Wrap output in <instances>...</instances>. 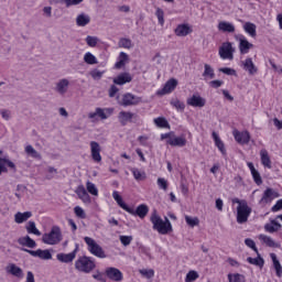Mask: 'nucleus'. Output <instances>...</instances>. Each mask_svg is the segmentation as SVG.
<instances>
[{"instance_id":"nucleus-30","label":"nucleus","mask_w":282,"mask_h":282,"mask_svg":"<svg viewBox=\"0 0 282 282\" xmlns=\"http://www.w3.org/2000/svg\"><path fill=\"white\" fill-rule=\"evenodd\" d=\"M127 63H129V55L124 52H121L119 54V61L115 64V69H122Z\"/></svg>"},{"instance_id":"nucleus-18","label":"nucleus","mask_w":282,"mask_h":282,"mask_svg":"<svg viewBox=\"0 0 282 282\" xmlns=\"http://www.w3.org/2000/svg\"><path fill=\"white\" fill-rule=\"evenodd\" d=\"M274 197H279V193L274 192L272 188H267L260 199V204H270Z\"/></svg>"},{"instance_id":"nucleus-54","label":"nucleus","mask_w":282,"mask_h":282,"mask_svg":"<svg viewBox=\"0 0 282 282\" xmlns=\"http://www.w3.org/2000/svg\"><path fill=\"white\" fill-rule=\"evenodd\" d=\"M74 213L79 219H85L87 217V214H85V209H83L80 206H76L74 208Z\"/></svg>"},{"instance_id":"nucleus-37","label":"nucleus","mask_w":282,"mask_h":282,"mask_svg":"<svg viewBox=\"0 0 282 282\" xmlns=\"http://www.w3.org/2000/svg\"><path fill=\"white\" fill-rule=\"evenodd\" d=\"M260 155L263 166H265L267 169H272V161L270 160V154H268V150H261Z\"/></svg>"},{"instance_id":"nucleus-11","label":"nucleus","mask_w":282,"mask_h":282,"mask_svg":"<svg viewBox=\"0 0 282 282\" xmlns=\"http://www.w3.org/2000/svg\"><path fill=\"white\" fill-rule=\"evenodd\" d=\"M106 276L110 281H115V282H120L122 281V279H124V276L122 275V271H120V269L115 267H109L106 269Z\"/></svg>"},{"instance_id":"nucleus-63","label":"nucleus","mask_w":282,"mask_h":282,"mask_svg":"<svg viewBox=\"0 0 282 282\" xmlns=\"http://www.w3.org/2000/svg\"><path fill=\"white\" fill-rule=\"evenodd\" d=\"M210 87H213L214 89H219V87H221V85H224V80H219V79H215L212 80L209 83Z\"/></svg>"},{"instance_id":"nucleus-50","label":"nucleus","mask_w":282,"mask_h":282,"mask_svg":"<svg viewBox=\"0 0 282 282\" xmlns=\"http://www.w3.org/2000/svg\"><path fill=\"white\" fill-rule=\"evenodd\" d=\"M89 74L94 80H100V78H102V76L105 75V70H98V68H95L90 70Z\"/></svg>"},{"instance_id":"nucleus-39","label":"nucleus","mask_w":282,"mask_h":282,"mask_svg":"<svg viewBox=\"0 0 282 282\" xmlns=\"http://www.w3.org/2000/svg\"><path fill=\"white\" fill-rule=\"evenodd\" d=\"M96 116H98L101 120H107V118H109V115H107L105 112V109H102V108H96L95 112H89L88 113V118H90V120L96 118Z\"/></svg>"},{"instance_id":"nucleus-7","label":"nucleus","mask_w":282,"mask_h":282,"mask_svg":"<svg viewBox=\"0 0 282 282\" xmlns=\"http://www.w3.org/2000/svg\"><path fill=\"white\" fill-rule=\"evenodd\" d=\"M118 120L121 127H127L128 122H138L140 117L137 113L122 110L118 115Z\"/></svg>"},{"instance_id":"nucleus-43","label":"nucleus","mask_w":282,"mask_h":282,"mask_svg":"<svg viewBox=\"0 0 282 282\" xmlns=\"http://www.w3.org/2000/svg\"><path fill=\"white\" fill-rule=\"evenodd\" d=\"M154 124L159 127V129H169L171 127L169 121L164 117H158L154 119Z\"/></svg>"},{"instance_id":"nucleus-19","label":"nucleus","mask_w":282,"mask_h":282,"mask_svg":"<svg viewBox=\"0 0 282 282\" xmlns=\"http://www.w3.org/2000/svg\"><path fill=\"white\" fill-rule=\"evenodd\" d=\"M133 80V77L130 73H121L119 74L115 79V85H127V83H131Z\"/></svg>"},{"instance_id":"nucleus-53","label":"nucleus","mask_w":282,"mask_h":282,"mask_svg":"<svg viewBox=\"0 0 282 282\" xmlns=\"http://www.w3.org/2000/svg\"><path fill=\"white\" fill-rule=\"evenodd\" d=\"M86 43L88 47H96L98 45V37L88 35L86 37Z\"/></svg>"},{"instance_id":"nucleus-25","label":"nucleus","mask_w":282,"mask_h":282,"mask_svg":"<svg viewBox=\"0 0 282 282\" xmlns=\"http://www.w3.org/2000/svg\"><path fill=\"white\" fill-rule=\"evenodd\" d=\"M90 22L91 18L85 13H80L76 18V25H78V28H85V25H89Z\"/></svg>"},{"instance_id":"nucleus-27","label":"nucleus","mask_w":282,"mask_h":282,"mask_svg":"<svg viewBox=\"0 0 282 282\" xmlns=\"http://www.w3.org/2000/svg\"><path fill=\"white\" fill-rule=\"evenodd\" d=\"M218 30L219 32H228L229 34H232V32H235V24L221 21L218 23Z\"/></svg>"},{"instance_id":"nucleus-10","label":"nucleus","mask_w":282,"mask_h":282,"mask_svg":"<svg viewBox=\"0 0 282 282\" xmlns=\"http://www.w3.org/2000/svg\"><path fill=\"white\" fill-rule=\"evenodd\" d=\"M142 102V98L134 96L131 93H127L122 97V106L123 107H133L135 105H140Z\"/></svg>"},{"instance_id":"nucleus-52","label":"nucleus","mask_w":282,"mask_h":282,"mask_svg":"<svg viewBox=\"0 0 282 282\" xmlns=\"http://www.w3.org/2000/svg\"><path fill=\"white\" fill-rule=\"evenodd\" d=\"M119 47H124L126 50H131V47H132L131 40H129L127 37L120 39Z\"/></svg>"},{"instance_id":"nucleus-64","label":"nucleus","mask_w":282,"mask_h":282,"mask_svg":"<svg viewBox=\"0 0 282 282\" xmlns=\"http://www.w3.org/2000/svg\"><path fill=\"white\" fill-rule=\"evenodd\" d=\"M271 210L272 213H279V210H282V199H279Z\"/></svg>"},{"instance_id":"nucleus-22","label":"nucleus","mask_w":282,"mask_h":282,"mask_svg":"<svg viewBox=\"0 0 282 282\" xmlns=\"http://www.w3.org/2000/svg\"><path fill=\"white\" fill-rule=\"evenodd\" d=\"M19 246H24L25 248H36V241L31 239L30 236L20 237L18 239Z\"/></svg>"},{"instance_id":"nucleus-45","label":"nucleus","mask_w":282,"mask_h":282,"mask_svg":"<svg viewBox=\"0 0 282 282\" xmlns=\"http://www.w3.org/2000/svg\"><path fill=\"white\" fill-rule=\"evenodd\" d=\"M228 281L229 282H246V275L241 274V273H235L228 274Z\"/></svg>"},{"instance_id":"nucleus-8","label":"nucleus","mask_w":282,"mask_h":282,"mask_svg":"<svg viewBox=\"0 0 282 282\" xmlns=\"http://www.w3.org/2000/svg\"><path fill=\"white\" fill-rule=\"evenodd\" d=\"M22 252H28V254H31V257H37L39 259H42L44 261H50L52 259V252H50V249H37V250H30L26 248H21Z\"/></svg>"},{"instance_id":"nucleus-42","label":"nucleus","mask_w":282,"mask_h":282,"mask_svg":"<svg viewBox=\"0 0 282 282\" xmlns=\"http://www.w3.org/2000/svg\"><path fill=\"white\" fill-rule=\"evenodd\" d=\"M204 68L205 69L203 73V77L209 78L210 80H213V78H215V69L213 68V66H210V64H205Z\"/></svg>"},{"instance_id":"nucleus-48","label":"nucleus","mask_w":282,"mask_h":282,"mask_svg":"<svg viewBox=\"0 0 282 282\" xmlns=\"http://www.w3.org/2000/svg\"><path fill=\"white\" fill-rule=\"evenodd\" d=\"M86 188H87V192L90 194V195H95V196H98V187H96V184L87 181L86 183Z\"/></svg>"},{"instance_id":"nucleus-57","label":"nucleus","mask_w":282,"mask_h":282,"mask_svg":"<svg viewBox=\"0 0 282 282\" xmlns=\"http://www.w3.org/2000/svg\"><path fill=\"white\" fill-rule=\"evenodd\" d=\"M155 17L158 18L160 25H164V10L158 8L155 11Z\"/></svg>"},{"instance_id":"nucleus-20","label":"nucleus","mask_w":282,"mask_h":282,"mask_svg":"<svg viewBox=\"0 0 282 282\" xmlns=\"http://www.w3.org/2000/svg\"><path fill=\"white\" fill-rule=\"evenodd\" d=\"M174 32L176 36H188L193 32V29L188 24H178Z\"/></svg>"},{"instance_id":"nucleus-21","label":"nucleus","mask_w":282,"mask_h":282,"mask_svg":"<svg viewBox=\"0 0 282 282\" xmlns=\"http://www.w3.org/2000/svg\"><path fill=\"white\" fill-rule=\"evenodd\" d=\"M282 226L279 221L272 219L270 223L264 225L265 232L274 234L281 230Z\"/></svg>"},{"instance_id":"nucleus-28","label":"nucleus","mask_w":282,"mask_h":282,"mask_svg":"<svg viewBox=\"0 0 282 282\" xmlns=\"http://www.w3.org/2000/svg\"><path fill=\"white\" fill-rule=\"evenodd\" d=\"M30 217H32V212H18L14 215V221L15 224H23L24 221H28V219H30Z\"/></svg>"},{"instance_id":"nucleus-2","label":"nucleus","mask_w":282,"mask_h":282,"mask_svg":"<svg viewBox=\"0 0 282 282\" xmlns=\"http://www.w3.org/2000/svg\"><path fill=\"white\" fill-rule=\"evenodd\" d=\"M75 270H77V272H83L84 274H89L96 270V262L90 257H79L75 261Z\"/></svg>"},{"instance_id":"nucleus-15","label":"nucleus","mask_w":282,"mask_h":282,"mask_svg":"<svg viewBox=\"0 0 282 282\" xmlns=\"http://www.w3.org/2000/svg\"><path fill=\"white\" fill-rule=\"evenodd\" d=\"M234 138L238 144H248L250 142V132L242 131L239 132V130L234 131Z\"/></svg>"},{"instance_id":"nucleus-23","label":"nucleus","mask_w":282,"mask_h":282,"mask_svg":"<svg viewBox=\"0 0 282 282\" xmlns=\"http://www.w3.org/2000/svg\"><path fill=\"white\" fill-rule=\"evenodd\" d=\"M67 87H69V80L68 79H61L55 87V91L57 94H61V96L67 94Z\"/></svg>"},{"instance_id":"nucleus-6","label":"nucleus","mask_w":282,"mask_h":282,"mask_svg":"<svg viewBox=\"0 0 282 282\" xmlns=\"http://www.w3.org/2000/svg\"><path fill=\"white\" fill-rule=\"evenodd\" d=\"M235 48L232 47V43L230 42H225L223 45L219 47V56L223 58V61H232L235 58Z\"/></svg>"},{"instance_id":"nucleus-60","label":"nucleus","mask_w":282,"mask_h":282,"mask_svg":"<svg viewBox=\"0 0 282 282\" xmlns=\"http://www.w3.org/2000/svg\"><path fill=\"white\" fill-rule=\"evenodd\" d=\"M120 241H121L122 246H130L131 241H133V237L132 236H120Z\"/></svg>"},{"instance_id":"nucleus-55","label":"nucleus","mask_w":282,"mask_h":282,"mask_svg":"<svg viewBox=\"0 0 282 282\" xmlns=\"http://www.w3.org/2000/svg\"><path fill=\"white\" fill-rule=\"evenodd\" d=\"M253 182L258 185L261 186V184H263V180L261 178V174L259 173V171L256 170V172L251 173Z\"/></svg>"},{"instance_id":"nucleus-56","label":"nucleus","mask_w":282,"mask_h":282,"mask_svg":"<svg viewBox=\"0 0 282 282\" xmlns=\"http://www.w3.org/2000/svg\"><path fill=\"white\" fill-rule=\"evenodd\" d=\"M218 72H221V74H226L227 76H237V70L229 67L219 68Z\"/></svg>"},{"instance_id":"nucleus-61","label":"nucleus","mask_w":282,"mask_h":282,"mask_svg":"<svg viewBox=\"0 0 282 282\" xmlns=\"http://www.w3.org/2000/svg\"><path fill=\"white\" fill-rule=\"evenodd\" d=\"M215 144L217 149H219V151L223 153V155H226V148L224 145V141H221V139H216Z\"/></svg>"},{"instance_id":"nucleus-59","label":"nucleus","mask_w":282,"mask_h":282,"mask_svg":"<svg viewBox=\"0 0 282 282\" xmlns=\"http://www.w3.org/2000/svg\"><path fill=\"white\" fill-rule=\"evenodd\" d=\"M158 186L159 188H162L163 191H169V182L166 180L159 177L158 178Z\"/></svg>"},{"instance_id":"nucleus-47","label":"nucleus","mask_w":282,"mask_h":282,"mask_svg":"<svg viewBox=\"0 0 282 282\" xmlns=\"http://www.w3.org/2000/svg\"><path fill=\"white\" fill-rule=\"evenodd\" d=\"M197 279H199V273H197V271L192 270L186 274L185 282H195L197 281Z\"/></svg>"},{"instance_id":"nucleus-31","label":"nucleus","mask_w":282,"mask_h":282,"mask_svg":"<svg viewBox=\"0 0 282 282\" xmlns=\"http://www.w3.org/2000/svg\"><path fill=\"white\" fill-rule=\"evenodd\" d=\"M270 258L273 261V268L275 270L276 276H279V279H281V276H282V267H281V262L276 258V253H270Z\"/></svg>"},{"instance_id":"nucleus-51","label":"nucleus","mask_w":282,"mask_h":282,"mask_svg":"<svg viewBox=\"0 0 282 282\" xmlns=\"http://www.w3.org/2000/svg\"><path fill=\"white\" fill-rule=\"evenodd\" d=\"M245 245L248 247V248H251V250L254 251L256 254H259V249L257 248V243L254 242V240L250 239V238H247L245 240Z\"/></svg>"},{"instance_id":"nucleus-38","label":"nucleus","mask_w":282,"mask_h":282,"mask_svg":"<svg viewBox=\"0 0 282 282\" xmlns=\"http://www.w3.org/2000/svg\"><path fill=\"white\" fill-rule=\"evenodd\" d=\"M112 197L115 199V202H117L118 206H120V208H122L123 210H126V213H128L129 210V205L126 204L124 200H122V196H120V194H118V192H113L112 193Z\"/></svg>"},{"instance_id":"nucleus-13","label":"nucleus","mask_w":282,"mask_h":282,"mask_svg":"<svg viewBox=\"0 0 282 282\" xmlns=\"http://www.w3.org/2000/svg\"><path fill=\"white\" fill-rule=\"evenodd\" d=\"M186 102L189 107H198L199 109H202V107H206V99L199 95H193L187 98Z\"/></svg>"},{"instance_id":"nucleus-40","label":"nucleus","mask_w":282,"mask_h":282,"mask_svg":"<svg viewBox=\"0 0 282 282\" xmlns=\"http://www.w3.org/2000/svg\"><path fill=\"white\" fill-rule=\"evenodd\" d=\"M25 228L29 235H35L36 237H41V231L39 230V228H36V223L30 220Z\"/></svg>"},{"instance_id":"nucleus-24","label":"nucleus","mask_w":282,"mask_h":282,"mask_svg":"<svg viewBox=\"0 0 282 282\" xmlns=\"http://www.w3.org/2000/svg\"><path fill=\"white\" fill-rule=\"evenodd\" d=\"M7 272L9 274H12L13 276H18V279H21L23 276V269L17 267V264L14 263H11L7 267Z\"/></svg>"},{"instance_id":"nucleus-3","label":"nucleus","mask_w":282,"mask_h":282,"mask_svg":"<svg viewBox=\"0 0 282 282\" xmlns=\"http://www.w3.org/2000/svg\"><path fill=\"white\" fill-rule=\"evenodd\" d=\"M43 243L47 246H56L63 241V232L61 231V227L53 226L48 234H44L42 236Z\"/></svg>"},{"instance_id":"nucleus-58","label":"nucleus","mask_w":282,"mask_h":282,"mask_svg":"<svg viewBox=\"0 0 282 282\" xmlns=\"http://www.w3.org/2000/svg\"><path fill=\"white\" fill-rule=\"evenodd\" d=\"M61 3H65L66 8H72V6H80L83 0H59Z\"/></svg>"},{"instance_id":"nucleus-4","label":"nucleus","mask_w":282,"mask_h":282,"mask_svg":"<svg viewBox=\"0 0 282 282\" xmlns=\"http://www.w3.org/2000/svg\"><path fill=\"white\" fill-rule=\"evenodd\" d=\"M85 243L88 246V251L90 254H94V257H97L98 259H107V254H105V250L94 238L85 237L84 238Z\"/></svg>"},{"instance_id":"nucleus-46","label":"nucleus","mask_w":282,"mask_h":282,"mask_svg":"<svg viewBox=\"0 0 282 282\" xmlns=\"http://www.w3.org/2000/svg\"><path fill=\"white\" fill-rule=\"evenodd\" d=\"M170 105L178 111H184V109H186V105L183 101H180V99H172Z\"/></svg>"},{"instance_id":"nucleus-16","label":"nucleus","mask_w":282,"mask_h":282,"mask_svg":"<svg viewBox=\"0 0 282 282\" xmlns=\"http://www.w3.org/2000/svg\"><path fill=\"white\" fill-rule=\"evenodd\" d=\"M91 158L94 162H102V156H100V143L96 141L90 142Z\"/></svg>"},{"instance_id":"nucleus-12","label":"nucleus","mask_w":282,"mask_h":282,"mask_svg":"<svg viewBox=\"0 0 282 282\" xmlns=\"http://www.w3.org/2000/svg\"><path fill=\"white\" fill-rule=\"evenodd\" d=\"M177 87V79L171 78L167 80L164 85V87L161 90H158V96H165V94H171L172 91H175V88Z\"/></svg>"},{"instance_id":"nucleus-36","label":"nucleus","mask_w":282,"mask_h":282,"mask_svg":"<svg viewBox=\"0 0 282 282\" xmlns=\"http://www.w3.org/2000/svg\"><path fill=\"white\" fill-rule=\"evenodd\" d=\"M75 193L79 197V199H83L85 203L89 202L90 197H89V194L87 193V189H85V186L79 185L76 188Z\"/></svg>"},{"instance_id":"nucleus-35","label":"nucleus","mask_w":282,"mask_h":282,"mask_svg":"<svg viewBox=\"0 0 282 282\" xmlns=\"http://www.w3.org/2000/svg\"><path fill=\"white\" fill-rule=\"evenodd\" d=\"M167 144H170V147H186V138L175 137L174 139H169Z\"/></svg>"},{"instance_id":"nucleus-41","label":"nucleus","mask_w":282,"mask_h":282,"mask_svg":"<svg viewBox=\"0 0 282 282\" xmlns=\"http://www.w3.org/2000/svg\"><path fill=\"white\" fill-rule=\"evenodd\" d=\"M131 173L133 174V177L137 180V182L147 180V173L138 170L137 167H132Z\"/></svg>"},{"instance_id":"nucleus-9","label":"nucleus","mask_w":282,"mask_h":282,"mask_svg":"<svg viewBox=\"0 0 282 282\" xmlns=\"http://www.w3.org/2000/svg\"><path fill=\"white\" fill-rule=\"evenodd\" d=\"M128 213L129 215H133V217L144 219V217L149 215V206L145 204H141L135 209H133V207H129Z\"/></svg>"},{"instance_id":"nucleus-1","label":"nucleus","mask_w":282,"mask_h":282,"mask_svg":"<svg viewBox=\"0 0 282 282\" xmlns=\"http://www.w3.org/2000/svg\"><path fill=\"white\" fill-rule=\"evenodd\" d=\"M150 221L153 225V230H158L159 235H169L173 231V225L171 220L165 217V221L158 215V212L154 210L150 217Z\"/></svg>"},{"instance_id":"nucleus-34","label":"nucleus","mask_w":282,"mask_h":282,"mask_svg":"<svg viewBox=\"0 0 282 282\" xmlns=\"http://www.w3.org/2000/svg\"><path fill=\"white\" fill-rule=\"evenodd\" d=\"M251 47H253L252 43L248 42L246 37L240 39V43H239L240 54H248Z\"/></svg>"},{"instance_id":"nucleus-62","label":"nucleus","mask_w":282,"mask_h":282,"mask_svg":"<svg viewBox=\"0 0 282 282\" xmlns=\"http://www.w3.org/2000/svg\"><path fill=\"white\" fill-rule=\"evenodd\" d=\"M140 273L143 276H147V279H153L155 276V271H153V269L150 270H141Z\"/></svg>"},{"instance_id":"nucleus-26","label":"nucleus","mask_w":282,"mask_h":282,"mask_svg":"<svg viewBox=\"0 0 282 282\" xmlns=\"http://www.w3.org/2000/svg\"><path fill=\"white\" fill-rule=\"evenodd\" d=\"M243 30L251 39H257V24L252 22H246L243 24Z\"/></svg>"},{"instance_id":"nucleus-5","label":"nucleus","mask_w":282,"mask_h":282,"mask_svg":"<svg viewBox=\"0 0 282 282\" xmlns=\"http://www.w3.org/2000/svg\"><path fill=\"white\" fill-rule=\"evenodd\" d=\"M252 214V208L248 206L246 200H242V204L237 207V223L246 224L248 221V217Z\"/></svg>"},{"instance_id":"nucleus-49","label":"nucleus","mask_w":282,"mask_h":282,"mask_svg":"<svg viewBox=\"0 0 282 282\" xmlns=\"http://www.w3.org/2000/svg\"><path fill=\"white\" fill-rule=\"evenodd\" d=\"M185 221L187 224V226H189L191 228H195V226H197L199 224V218L197 217H191V216H185Z\"/></svg>"},{"instance_id":"nucleus-32","label":"nucleus","mask_w":282,"mask_h":282,"mask_svg":"<svg viewBox=\"0 0 282 282\" xmlns=\"http://www.w3.org/2000/svg\"><path fill=\"white\" fill-rule=\"evenodd\" d=\"M24 151L26 155L33 158L34 160H43V155H41V153L36 151V149H34V147L32 145H26Z\"/></svg>"},{"instance_id":"nucleus-29","label":"nucleus","mask_w":282,"mask_h":282,"mask_svg":"<svg viewBox=\"0 0 282 282\" xmlns=\"http://www.w3.org/2000/svg\"><path fill=\"white\" fill-rule=\"evenodd\" d=\"M260 241H263L269 248H281V245L275 242L272 237L261 234L259 236Z\"/></svg>"},{"instance_id":"nucleus-44","label":"nucleus","mask_w":282,"mask_h":282,"mask_svg":"<svg viewBox=\"0 0 282 282\" xmlns=\"http://www.w3.org/2000/svg\"><path fill=\"white\" fill-rule=\"evenodd\" d=\"M84 63L87 65H98V58H96L94 54L87 52L84 55Z\"/></svg>"},{"instance_id":"nucleus-17","label":"nucleus","mask_w":282,"mask_h":282,"mask_svg":"<svg viewBox=\"0 0 282 282\" xmlns=\"http://www.w3.org/2000/svg\"><path fill=\"white\" fill-rule=\"evenodd\" d=\"M76 252H78V248L70 253H57L56 259L61 261V263H72V261L76 259Z\"/></svg>"},{"instance_id":"nucleus-33","label":"nucleus","mask_w":282,"mask_h":282,"mask_svg":"<svg viewBox=\"0 0 282 282\" xmlns=\"http://www.w3.org/2000/svg\"><path fill=\"white\" fill-rule=\"evenodd\" d=\"M257 254H258L257 258L249 257V258H247V261L251 265H257L258 268H263V265H265V260H263V258L261 257L259 251Z\"/></svg>"},{"instance_id":"nucleus-14","label":"nucleus","mask_w":282,"mask_h":282,"mask_svg":"<svg viewBox=\"0 0 282 282\" xmlns=\"http://www.w3.org/2000/svg\"><path fill=\"white\" fill-rule=\"evenodd\" d=\"M241 64H242V69H245V72H248L250 76H254V74L259 72V68H257V66L254 65V62H252V57L246 58L245 61L241 62Z\"/></svg>"}]
</instances>
